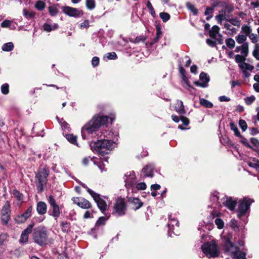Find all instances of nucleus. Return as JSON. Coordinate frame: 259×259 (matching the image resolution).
Listing matches in <instances>:
<instances>
[{"label": "nucleus", "instance_id": "f257e3e1", "mask_svg": "<svg viewBox=\"0 0 259 259\" xmlns=\"http://www.w3.org/2000/svg\"><path fill=\"white\" fill-rule=\"evenodd\" d=\"M114 120V117L95 115L82 127L81 132L82 139L85 140L90 137L95 138L96 136H99V133H101L99 132L100 127L107 122L111 124Z\"/></svg>", "mask_w": 259, "mask_h": 259}, {"label": "nucleus", "instance_id": "f03ea898", "mask_svg": "<svg viewBox=\"0 0 259 259\" xmlns=\"http://www.w3.org/2000/svg\"><path fill=\"white\" fill-rule=\"evenodd\" d=\"M115 146L116 143L113 141L105 139H101L90 144L92 150L101 155L108 154Z\"/></svg>", "mask_w": 259, "mask_h": 259}, {"label": "nucleus", "instance_id": "7ed1b4c3", "mask_svg": "<svg viewBox=\"0 0 259 259\" xmlns=\"http://www.w3.org/2000/svg\"><path fill=\"white\" fill-rule=\"evenodd\" d=\"M32 232L34 242L40 246H43L47 244L48 234L47 229L44 226H38L35 228Z\"/></svg>", "mask_w": 259, "mask_h": 259}, {"label": "nucleus", "instance_id": "20e7f679", "mask_svg": "<svg viewBox=\"0 0 259 259\" xmlns=\"http://www.w3.org/2000/svg\"><path fill=\"white\" fill-rule=\"evenodd\" d=\"M78 183L84 188H85L87 192L92 196L94 201L97 203V205L100 210V211L103 213L105 214V211L107 209V203L104 200L105 197L101 196L100 194L96 193L88 187V186L84 183L81 182H78Z\"/></svg>", "mask_w": 259, "mask_h": 259}, {"label": "nucleus", "instance_id": "39448f33", "mask_svg": "<svg viewBox=\"0 0 259 259\" xmlns=\"http://www.w3.org/2000/svg\"><path fill=\"white\" fill-rule=\"evenodd\" d=\"M201 248L203 253L209 258L217 257L220 253L218 246L214 240L205 243L201 245Z\"/></svg>", "mask_w": 259, "mask_h": 259}, {"label": "nucleus", "instance_id": "423d86ee", "mask_svg": "<svg viewBox=\"0 0 259 259\" xmlns=\"http://www.w3.org/2000/svg\"><path fill=\"white\" fill-rule=\"evenodd\" d=\"M49 171L46 168L39 169L35 175V183L37 189L39 192L44 190L47 182Z\"/></svg>", "mask_w": 259, "mask_h": 259}, {"label": "nucleus", "instance_id": "0eeeda50", "mask_svg": "<svg viewBox=\"0 0 259 259\" xmlns=\"http://www.w3.org/2000/svg\"><path fill=\"white\" fill-rule=\"evenodd\" d=\"M174 108L175 111L181 115V119L183 122L182 124L178 126V128L182 130L187 129V126L189 123V120L188 118L182 116L186 113L183 102L181 100H177Z\"/></svg>", "mask_w": 259, "mask_h": 259}, {"label": "nucleus", "instance_id": "6e6552de", "mask_svg": "<svg viewBox=\"0 0 259 259\" xmlns=\"http://www.w3.org/2000/svg\"><path fill=\"white\" fill-rule=\"evenodd\" d=\"M252 202H253V200L247 198H244L240 200L237 211V216L239 218H241L246 214Z\"/></svg>", "mask_w": 259, "mask_h": 259}, {"label": "nucleus", "instance_id": "1a4fd4ad", "mask_svg": "<svg viewBox=\"0 0 259 259\" xmlns=\"http://www.w3.org/2000/svg\"><path fill=\"white\" fill-rule=\"evenodd\" d=\"M179 70L181 78L182 79V82L183 85L189 91L191 92L193 90V83L194 82L193 81V83H191L189 79L188 75L186 73L185 70L182 66V65L180 62L179 65Z\"/></svg>", "mask_w": 259, "mask_h": 259}, {"label": "nucleus", "instance_id": "9d476101", "mask_svg": "<svg viewBox=\"0 0 259 259\" xmlns=\"http://www.w3.org/2000/svg\"><path fill=\"white\" fill-rule=\"evenodd\" d=\"M126 205L124 198H118L114 205L113 214L117 216H122L125 214Z\"/></svg>", "mask_w": 259, "mask_h": 259}, {"label": "nucleus", "instance_id": "9b49d317", "mask_svg": "<svg viewBox=\"0 0 259 259\" xmlns=\"http://www.w3.org/2000/svg\"><path fill=\"white\" fill-rule=\"evenodd\" d=\"M125 183V186L128 191L131 189L132 192H134L135 189V185L136 184V177L134 171L127 172L124 178Z\"/></svg>", "mask_w": 259, "mask_h": 259}, {"label": "nucleus", "instance_id": "f8f14e48", "mask_svg": "<svg viewBox=\"0 0 259 259\" xmlns=\"http://www.w3.org/2000/svg\"><path fill=\"white\" fill-rule=\"evenodd\" d=\"M62 10L64 14L70 17L78 18L83 15V12L81 10L69 6L62 7Z\"/></svg>", "mask_w": 259, "mask_h": 259}, {"label": "nucleus", "instance_id": "ddd939ff", "mask_svg": "<svg viewBox=\"0 0 259 259\" xmlns=\"http://www.w3.org/2000/svg\"><path fill=\"white\" fill-rule=\"evenodd\" d=\"M48 202L51 207L52 208V211L51 213H50V214L56 220L59 217L61 213L60 207L56 203V201L52 195L49 196Z\"/></svg>", "mask_w": 259, "mask_h": 259}, {"label": "nucleus", "instance_id": "4468645a", "mask_svg": "<svg viewBox=\"0 0 259 259\" xmlns=\"http://www.w3.org/2000/svg\"><path fill=\"white\" fill-rule=\"evenodd\" d=\"M168 219L169 222L167 224L168 230V235L170 237H172V234H174V235H178L177 232H175L174 231V227L176 226L177 227H178L179 226V223L178 220L172 217L171 214H170L168 215Z\"/></svg>", "mask_w": 259, "mask_h": 259}, {"label": "nucleus", "instance_id": "2eb2a0df", "mask_svg": "<svg viewBox=\"0 0 259 259\" xmlns=\"http://www.w3.org/2000/svg\"><path fill=\"white\" fill-rule=\"evenodd\" d=\"M73 203L83 209H89L92 207L91 203L83 197H73Z\"/></svg>", "mask_w": 259, "mask_h": 259}, {"label": "nucleus", "instance_id": "dca6fc26", "mask_svg": "<svg viewBox=\"0 0 259 259\" xmlns=\"http://www.w3.org/2000/svg\"><path fill=\"white\" fill-rule=\"evenodd\" d=\"M34 226V223H31L22 232L20 239L19 240V241L21 243H26L28 242L29 234L32 233V229Z\"/></svg>", "mask_w": 259, "mask_h": 259}, {"label": "nucleus", "instance_id": "f3484780", "mask_svg": "<svg viewBox=\"0 0 259 259\" xmlns=\"http://www.w3.org/2000/svg\"><path fill=\"white\" fill-rule=\"evenodd\" d=\"M209 80V75L207 73L202 72L199 75V81H195V85L205 88L207 86Z\"/></svg>", "mask_w": 259, "mask_h": 259}, {"label": "nucleus", "instance_id": "a211bd4d", "mask_svg": "<svg viewBox=\"0 0 259 259\" xmlns=\"http://www.w3.org/2000/svg\"><path fill=\"white\" fill-rule=\"evenodd\" d=\"M32 209V207H29L24 213L17 215L15 218V222L18 224L24 223L31 215Z\"/></svg>", "mask_w": 259, "mask_h": 259}, {"label": "nucleus", "instance_id": "6ab92c4d", "mask_svg": "<svg viewBox=\"0 0 259 259\" xmlns=\"http://www.w3.org/2000/svg\"><path fill=\"white\" fill-rule=\"evenodd\" d=\"M237 203L236 199H233L232 197L226 196L224 205L230 210H234Z\"/></svg>", "mask_w": 259, "mask_h": 259}, {"label": "nucleus", "instance_id": "aec40b11", "mask_svg": "<svg viewBox=\"0 0 259 259\" xmlns=\"http://www.w3.org/2000/svg\"><path fill=\"white\" fill-rule=\"evenodd\" d=\"M155 169V165L153 163H150L146 165L142 169L145 176L152 177Z\"/></svg>", "mask_w": 259, "mask_h": 259}, {"label": "nucleus", "instance_id": "412c9836", "mask_svg": "<svg viewBox=\"0 0 259 259\" xmlns=\"http://www.w3.org/2000/svg\"><path fill=\"white\" fill-rule=\"evenodd\" d=\"M47 206L46 203L40 201L37 203L36 206V210L38 214L43 215L47 212Z\"/></svg>", "mask_w": 259, "mask_h": 259}, {"label": "nucleus", "instance_id": "4be33fe9", "mask_svg": "<svg viewBox=\"0 0 259 259\" xmlns=\"http://www.w3.org/2000/svg\"><path fill=\"white\" fill-rule=\"evenodd\" d=\"M128 201L133 205V208L135 210L138 209L143 205V203L138 198L130 197Z\"/></svg>", "mask_w": 259, "mask_h": 259}, {"label": "nucleus", "instance_id": "5701e85b", "mask_svg": "<svg viewBox=\"0 0 259 259\" xmlns=\"http://www.w3.org/2000/svg\"><path fill=\"white\" fill-rule=\"evenodd\" d=\"M220 27L217 25H214L209 31V35L212 38H215L217 34L219 32Z\"/></svg>", "mask_w": 259, "mask_h": 259}, {"label": "nucleus", "instance_id": "b1692460", "mask_svg": "<svg viewBox=\"0 0 259 259\" xmlns=\"http://www.w3.org/2000/svg\"><path fill=\"white\" fill-rule=\"evenodd\" d=\"M222 6H225V10L224 11L222 10V11H220V12H222L225 14L227 12L228 14H230L234 10V7L233 6L228 5L225 2H222Z\"/></svg>", "mask_w": 259, "mask_h": 259}, {"label": "nucleus", "instance_id": "393cba45", "mask_svg": "<svg viewBox=\"0 0 259 259\" xmlns=\"http://www.w3.org/2000/svg\"><path fill=\"white\" fill-rule=\"evenodd\" d=\"M66 139L71 144L79 146L77 142V137L73 134H67L66 135Z\"/></svg>", "mask_w": 259, "mask_h": 259}, {"label": "nucleus", "instance_id": "a878e982", "mask_svg": "<svg viewBox=\"0 0 259 259\" xmlns=\"http://www.w3.org/2000/svg\"><path fill=\"white\" fill-rule=\"evenodd\" d=\"M214 8L212 6L211 7H207L206 8L205 11L204 12V15L207 16L206 18L207 20H209L210 18L212 17V13L214 11Z\"/></svg>", "mask_w": 259, "mask_h": 259}, {"label": "nucleus", "instance_id": "bb28decb", "mask_svg": "<svg viewBox=\"0 0 259 259\" xmlns=\"http://www.w3.org/2000/svg\"><path fill=\"white\" fill-rule=\"evenodd\" d=\"M13 21L8 20H4L2 23H1V26L3 28H10L11 29H15V26L14 25H12Z\"/></svg>", "mask_w": 259, "mask_h": 259}, {"label": "nucleus", "instance_id": "cd10ccee", "mask_svg": "<svg viewBox=\"0 0 259 259\" xmlns=\"http://www.w3.org/2000/svg\"><path fill=\"white\" fill-rule=\"evenodd\" d=\"M58 27V25L56 23L54 24L53 25H50L48 23H45L43 25L44 30L47 32H50L52 30H55Z\"/></svg>", "mask_w": 259, "mask_h": 259}, {"label": "nucleus", "instance_id": "c85d7f7f", "mask_svg": "<svg viewBox=\"0 0 259 259\" xmlns=\"http://www.w3.org/2000/svg\"><path fill=\"white\" fill-rule=\"evenodd\" d=\"M200 104L201 106L207 108H211L213 106V104L211 102L203 98L200 99Z\"/></svg>", "mask_w": 259, "mask_h": 259}, {"label": "nucleus", "instance_id": "c756f323", "mask_svg": "<svg viewBox=\"0 0 259 259\" xmlns=\"http://www.w3.org/2000/svg\"><path fill=\"white\" fill-rule=\"evenodd\" d=\"M13 49H14V45H13V42H12L5 43L3 45V46L2 47V49L3 50V51H4L5 52L11 51L12 50H13Z\"/></svg>", "mask_w": 259, "mask_h": 259}, {"label": "nucleus", "instance_id": "7c9ffc66", "mask_svg": "<svg viewBox=\"0 0 259 259\" xmlns=\"http://www.w3.org/2000/svg\"><path fill=\"white\" fill-rule=\"evenodd\" d=\"M230 126L231 130L233 131L234 132V135L237 137H242V136L241 135L240 132L239 131L237 126L233 122H231L230 123Z\"/></svg>", "mask_w": 259, "mask_h": 259}, {"label": "nucleus", "instance_id": "2f4dec72", "mask_svg": "<svg viewBox=\"0 0 259 259\" xmlns=\"http://www.w3.org/2000/svg\"><path fill=\"white\" fill-rule=\"evenodd\" d=\"M10 204L8 201H7L3 207L2 210V215L10 214Z\"/></svg>", "mask_w": 259, "mask_h": 259}, {"label": "nucleus", "instance_id": "473e14b6", "mask_svg": "<svg viewBox=\"0 0 259 259\" xmlns=\"http://www.w3.org/2000/svg\"><path fill=\"white\" fill-rule=\"evenodd\" d=\"M241 53L242 54V56H244V57L246 58L248 54V45L247 42L243 43L242 45Z\"/></svg>", "mask_w": 259, "mask_h": 259}, {"label": "nucleus", "instance_id": "72a5a7b5", "mask_svg": "<svg viewBox=\"0 0 259 259\" xmlns=\"http://www.w3.org/2000/svg\"><path fill=\"white\" fill-rule=\"evenodd\" d=\"M234 257L236 259H246V254L244 252L236 251L234 253Z\"/></svg>", "mask_w": 259, "mask_h": 259}, {"label": "nucleus", "instance_id": "f704fd0d", "mask_svg": "<svg viewBox=\"0 0 259 259\" xmlns=\"http://www.w3.org/2000/svg\"><path fill=\"white\" fill-rule=\"evenodd\" d=\"M227 21L230 22L234 26H240V25L241 21L237 17L234 18H228L227 19Z\"/></svg>", "mask_w": 259, "mask_h": 259}, {"label": "nucleus", "instance_id": "c9c22d12", "mask_svg": "<svg viewBox=\"0 0 259 259\" xmlns=\"http://www.w3.org/2000/svg\"><path fill=\"white\" fill-rule=\"evenodd\" d=\"M46 6V3L42 1H37L36 2L35 7L39 11H42L44 9Z\"/></svg>", "mask_w": 259, "mask_h": 259}, {"label": "nucleus", "instance_id": "e433bc0d", "mask_svg": "<svg viewBox=\"0 0 259 259\" xmlns=\"http://www.w3.org/2000/svg\"><path fill=\"white\" fill-rule=\"evenodd\" d=\"M226 44L227 46L230 49L234 48L235 45V42L232 38H228L226 39Z\"/></svg>", "mask_w": 259, "mask_h": 259}, {"label": "nucleus", "instance_id": "4c0bfd02", "mask_svg": "<svg viewBox=\"0 0 259 259\" xmlns=\"http://www.w3.org/2000/svg\"><path fill=\"white\" fill-rule=\"evenodd\" d=\"M85 5L88 9L92 10L95 8V0H86Z\"/></svg>", "mask_w": 259, "mask_h": 259}, {"label": "nucleus", "instance_id": "58836bf2", "mask_svg": "<svg viewBox=\"0 0 259 259\" xmlns=\"http://www.w3.org/2000/svg\"><path fill=\"white\" fill-rule=\"evenodd\" d=\"M49 12L51 16H54L58 14V10L56 6H52L49 7Z\"/></svg>", "mask_w": 259, "mask_h": 259}, {"label": "nucleus", "instance_id": "ea45409f", "mask_svg": "<svg viewBox=\"0 0 259 259\" xmlns=\"http://www.w3.org/2000/svg\"><path fill=\"white\" fill-rule=\"evenodd\" d=\"M146 6H147V7L148 8V9H149V12H150L151 15H152V16L153 17H155V15H156L154 9L153 8L151 2L149 1H148L147 2Z\"/></svg>", "mask_w": 259, "mask_h": 259}, {"label": "nucleus", "instance_id": "a19ab883", "mask_svg": "<svg viewBox=\"0 0 259 259\" xmlns=\"http://www.w3.org/2000/svg\"><path fill=\"white\" fill-rule=\"evenodd\" d=\"M159 16L164 22H167L170 19V15L165 12L160 13Z\"/></svg>", "mask_w": 259, "mask_h": 259}, {"label": "nucleus", "instance_id": "79ce46f5", "mask_svg": "<svg viewBox=\"0 0 259 259\" xmlns=\"http://www.w3.org/2000/svg\"><path fill=\"white\" fill-rule=\"evenodd\" d=\"M2 93L4 95H7L9 92V85L8 83L3 84L1 88Z\"/></svg>", "mask_w": 259, "mask_h": 259}, {"label": "nucleus", "instance_id": "37998d69", "mask_svg": "<svg viewBox=\"0 0 259 259\" xmlns=\"http://www.w3.org/2000/svg\"><path fill=\"white\" fill-rule=\"evenodd\" d=\"M108 218H109V217H108L107 219H106L104 217H100L98 219V220H97V221L96 223V225L97 226H100L105 225L106 220H108Z\"/></svg>", "mask_w": 259, "mask_h": 259}, {"label": "nucleus", "instance_id": "c03bdc74", "mask_svg": "<svg viewBox=\"0 0 259 259\" xmlns=\"http://www.w3.org/2000/svg\"><path fill=\"white\" fill-rule=\"evenodd\" d=\"M242 31L243 33L245 34V35L246 36L249 35L250 34L252 29L250 26L245 25L242 27Z\"/></svg>", "mask_w": 259, "mask_h": 259}, {"label": "nucleus", "instance_id": "a18cd8bd", "mask_svg": "<svg viewBox=\"0 0 259 259\" xmlns=\"http://www.w3.org/2000/svg\"><path fill=\"white\" fill-rule=\"evenodd\" d=\"M215 19L218 21V23H221L223 20L227 21V19L228 18H226L225 14L223 13V14H220L219 15H217L215 16Z\"/></svg>", "mask_w": 259, "mask_h": 259}, {"label": "nucleus", "instance_id": "49530a36", "mask_svg": "<svg viewBox=\"0 0 259 259\" xmlns=\"http://www.w3.org/2000/svg\"><path fill=\"white\" fill-rule=\"evenodd\" d=\"M255 100V97L253 95L247 97L244 99V101L246 105H251Z\"/></svg>", "mask_w": 259, "mask_h": 259}, {"label": "nucleus", "instance_id": "de8ad7c7", "mask_svg": "<svg viewBox=\"0 0 259 259\" xmlns=\"http://www.w3.org/2000/svg\"><path fill=\"white\" fill-rule=\"evenodd\" d=\"M252 55L256 60H259V45L258 44H255Z\"/></svg>", "mask_w": 259, "mask_h": 259}, {"label": "nucleus", "instance_id": "09e8293b", "mask_svg": "<svg viewBox=\"0 0 259 259\" xmlns=\"http://www.w3.org/2000/svg\"><path fill=\"white\" fill-rule=\"evenodd\" d=\"M239 125L243 132L246 130L247 128V124L244 120L241 119H240L239 121Z\"/></svg>", "mask_w": 259, "mask_h": 259}, {"label": "nucleus", "instance_id": "8fccbe9b", "mask_svg": "<svg viewBox=\"0 0 259 259\" xmlns=\"http://www.w3.org/2000/svg\"><path fill=\"white\" fill-rule=\"evenodd\" d=\"M23 15L27 19L32 18L34 16L35 14L33 12H29L26 9H24Z\"/></svg>", "mask_w": 259, "mask_h": 259}, {"label": "nucleus", "instance_id": "3c124183", "mask_svg": "<svg viewBox=\"0 0 259 259\" xmlns=\"http://www.w3.org/2000/svg\"><path fill=\"white\" fill-rule=\"evenodd\" d=\"M214 222H215L216 225L217 226V227L218 229H221L223 228L224 226V223L221 219L217 218L215 220Z\"/></svg>", "mask_w": 259, "mask_h": 259}, {"label": "nucleus", "instance_id": "603ef678", "mask_svg": "<svg viewBox=\"0 0 259 259\" xmlns=\"http://www.w3.org/2000/svg\"><path fill=\"white\" fill-rule=\"evenodd\" d=\"M235 59L236 63L242 64L245 61L246 58L242 55H236Z\"/></svg>", "mask_w": 259, "mask_h": 259}, {"label": "nucleus", "instance_id": "864d4df0", "mask_svg": "<svg viewBox=\"0 0 259 259\" xmlns=\"http://www.w3.org/2000/svg\"><path fill=\"white\" fill-rule=\"evenodd\" d=\"M236 39L237 42L238 44H242L243 42H244L246 39V36L245 35H238L236 36Z\"/></svg>", "mask_w": 259, "mask_h": 259}, {"label": "nucleus", "instance_id": "5fc2aeb1", "mask_svg": "<svg viewBox=\"0 0 259 259\" xmlns=\"http://www.w3.org/2000/svg\"><path fill=\"white\" fill-rule=\"evenodd\" d=\"M10 214L2 215L1 220L3 225H7L10 220Z\"/></svg>", "mask_w": 259, "mask_h": 259}, {"label": "nucleus", "instance_id": "6e6d98bb", "mask_svg": "<svg viewBox=\"0 0 259 259\" xmlns=\"http://www.w3.org/2000/svg\"><path fill=\"white\" fill-rule=\"evenodd\" d=\"M136 189L138 190H144L146 188V185L145 183L141 182L135 185Z\"/></svg>", "mask_w": 259, "mask_h": 259}, {"label": "nucleus", "instance_id": "4d7b16f0", "mask_svg": "<svg viewBox=\"0 0 259 259\" xmlns=\"http://www.w3.org/2000/svg\"><path fill=\"white\" fill-rule=\"evenodd\" d=\"M230 227L234 230H238L239 228L237 225V221L235 219H232L230 222Z\"/></svg>", "mask_w": 259, "mask_h": 259}, {"label": "nucleus", "instance_id": "13d9d810", "mask_svg": "<svg viewBox=\"0 0 259 259\" xmlns=\"http://www.w3.org/2000/svg\"><path fill=\"white\" fill-rule=\"evenodd\" d=\"M248 36L252 43L255 44L258 41V37L256 34L251 33Z\"/></svg>", "mask_w": 259, "mask_h": 259}, {"label": "nucleus", "instance_id": "bf43d9fd", "mask_svg": "<svg viewBox=\"0 0 259 259\" xmlns=\"http://www.w3.org/2000/svg\"><path fill=\"white\" fill-rule=\"evenodd\" d=\"M206 44L211 48H217L216 41L212 40L209 38H207L206 40Z\"/></svg>", "mask_w": 259, "mask_h": 259}, {"label": "nucleus", "instance_id": "052dcab7", "mask_svg": "<svg viewBox=\"0 0 259 259\" xmlns=\"http://www.w3.org/2000/svg\"><path fill=\"white\" fill-rule=\"evenodd\" d=\"M107 58L109 60H115L117 58V55L115 52H110L106 54Z\"/></svg>", "mask_w": 259, "mask_h": 259}, {"label": "nucleus", "instance_id": "680f3d73", "mask_svg": "<svg viewBox=\"0 0 259 259\" xmlns=\"http://www.w3.org/2000/svg\"><path fill=\"white\" fill-rule=\"evenodd\" d=\"M243 139L241 140V143L243 144L246 147L250 148V149H253V147L251 146L247 142V139L242 136V137H241Z\"/></svg>", "mask_w": 259, "mask_h": 259}, {"label": "nucleus", "instance_id": "e2e57ef3", "mask_svg": "<svg viewBox=\"0 0 259 259\" xmlns=\"http://www.w3.org/2000/svg\"><path fill=\"white\" fill-rule=\"evenodd\" d=\"M90 26V22L88 20H84L83 22L80 23V28L81 29L88 28Z\"/></svg>", "mask_w": 259, "mask_h": 259}, {"label": "nucleus", "instance_id": "0e129e2a", "mask_svg": "<svg viewBox=\"0 0 259 259\" xmlns=\"http://www.w3.org/2000/svg\"><path fill=\"white\" fill-rule=\"evenodd\" d=\"M99 64V58L98 57H94L92 60V64L94 67L97 66Z\"/></svg>", "mask_w": 259, "mask_h": 259}, {"label": "nucleus", "instance_id": "69168bd1", "mask_svg": "<svg viewBox=\"0 0 259 259\" xmlns=\"http://www.w3.org/2000/svg\"><path fill=\"white\" fill-rule=\"evenodd\" d=\"M186 7L194 15V6L189 2L186 3Z\"/></svg>", "mask_w": 259, "mask_h": 259}, {"label": "nucleus", "instance_id": "338daca9", "mask_svg": "<svg viewBox=\"0 0 259 259\" xmlns=\"http://www.w3.org/2000/svg\"><path fill=\"white\" fill-rule=\"evenodd\" d=\"M250 141V142L255 147L257 146L259 144V141L256 138H251Z\"/></svg>", "mask_w": 259, "mask_h": 259}, {"label": "nucleus", "instance_id": "774afa93", "mask_svg": "<svg viewBox=\"0 0 259 259\" xmlns=\"http://www.w3.org/2000/svg\"><path fill=\"white\" fill-rule=\"evenodd\" d=\"M212 3L211 4V6L214 8L218 7L220 4H222L221 0H212Z\"/></svg>", "mask_w": 259, "mask_h": 259}]
</instances>
